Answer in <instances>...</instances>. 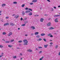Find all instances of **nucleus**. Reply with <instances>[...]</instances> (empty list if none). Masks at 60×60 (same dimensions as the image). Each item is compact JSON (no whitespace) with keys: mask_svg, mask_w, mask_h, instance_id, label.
Segmentation results:
<instances>
[{"mask_svg":"<svg viewBox=\"0 0 60 60\" xmlns=\"http://www.w3.org/2000/svg\"><path fill=\"white\" fill-rule=\"evenodd\" d=\"M23 41L25 43L24 44V45H27V43L28 42V41L24 39V40H23Z\"/></svg>","mask_w":60,"mask_h":60,"instance_id":"1","label":"nucleus"},{"mask_svg":"<svg viewBox=\"0 0 60 60\" xmlns=\"http://www.w3.org/2000/svg\"><path fill=\"white\" fill-rule=\"evenodd\" d=\"M51 23L50 22H49L48 23L47 26H50Z\"/></svg>","mask_w":60,"mask_h":60,"instance_id":"2","label":"nucleus"},{"mask_svg":"<svg viewBox=\"0 0 60 60\" xmlns=\"http://www.w3.org/2000/svg\"><path fill=\"white\" fill-rule=\"evenodd\" d=\"M9 23H6L4 24V26H5L6 25H9Z\"/></svg>","mask_w":60,"mask_h":60,"instance_id":"3","label":"nucleus"},{"mask_svg":"<svg viewBox=\"0 0 60 60\" xmlns=\"http://www.w3.org/2000/svg\"><path fill=\"white\" fill-rule=\"evenodd\" d=\"M43 21H44V19H43L42 18H41V20H40V21L41 22H42Z\"/></svg>","mask_w":60,"mask_h":60,"instance_id":"4","label":"nucleus"},{"mask_svg":"<svg viewBox=\"0 0 60 60\" xmlns=\"http://www.w3.org/2000/svg\"><path fill=\"white\" fill-rule=\"evenodd\" d=\"M58 19H57V18H56L55 19V22H58V21L57 20Z\"/></svg>","mask_w":60,"mask_h":60,"instance_id":"5","label":"nucleus"},{"mask_svg":"<svg viewBox=\"0 0 60 60\" xmlns=\"http://www.w3.org/2000/svg\"><path fill=\"white\" fill-rule=\"evenodd\" d=\"M54 28H53L52 27H50V28H49V29L50 30H52V29H54Z\"/></svg>","mask_w":60,"mask_h":60,"instance_id":"6","label":"nucleus"},{"mask_svg":"<svg viewBox=\"0 0 60 60\" xmlns=\"http://www.w3.org/2000/svg\"><path fill=\"white\" fill-rule=\"evenodd\" d=\"M12 34V32H10V33H9V34H8V36H10V35H11Z\"/></svg>","mask_w":60,"mask_h":60,"instance_id":"7","label":"nucleus"},{"mask_svg":"<svg viewBox=\"0 0 60 60\" xmlns=\"http://www.w3.org/2000/svg\"><path fill=\"white\" fill-rule=\"evenodd\" d=\"M28 51L30 52H32L33 51L32 50H31V49H29L28 50Z\"/></svg>","mask_w":60,"mask_h":60,"instance_id":"8","label":"nucleus"},{"mask_svg":"<svg viewBox=\"0 0 60 60\" xmlns=\"http://www.w3.org/2000/svg\"><path fill=\"white\" fill-rule=\"evenodd\" d=\"M45 34H41V35L42 36H44V35H45Z\"/></svg>","mask_w":60,"mask_h":60,"instance_id":"9","label":"nucleus"},{"mask_svg":"<svg viewBox=\"0 0 60 60\" xmlns=\"http://www.w3.org/2000/svg\"><path fill=\"white\" fill-rule=\"evenodd\" d=\"M31 29L33 30L35 29V27H34V26L31 27Z\"/></svg>","mask_w":60,"mask_h":60,"instance_id":"10","label":"nucleus"},{"mask_svg":"<svg viewBox=\"0 0 60 60\" xmlns=\"http://www.w3.org/2000/svg\"><path fill=\"white\" fill-rule=\"evenodd\" d=\"M19 16L18 15H16L15 16V18L16 19L18 17H19Z\"/></svg>","mask_w":60,"mask_h":60,"instance_id":"11","label":"nucleus"},{"mask_svg":"<svg viewBox=\"0 0 60 60\" xmlns=\"http://www.w3.org/2000/svg\"><path fill=\"white\" fill-rule=\"evenodd\" d=\"M37 0H34L32 1V2H37Z\"/></svg>","mask_w":60,"mask_h":60,"instance_id":"12","label":"nucleus"},{"mask_svg":"<svg viewBox=\"0 0 60 60\" xmlns=\"http://www.w3.org/2000/svg\"><path fill=\"white\" fill-rule=\"evenodd\" d=\"M30 12V11L28 10L27 11H26V12H25V13H29Z\"/></svg>","mask_w":60,"mask_h":60,"instance_id":"13","label":"nucleus"},{"mask_svg":"<svg viewBox=\"0 0 60 60\" xmlns=\"http://www.w3.org/2000/svg\"><path fill=\"white\" fill-rule=\"evenodd\" d=\"M39 33L38 32H35V33L34 34L35 35H38V34Z\"/></svg>","mask_w":60,"mask_h":60,"instance_id":"14","label":"nucleus"},{"mask_svg":"<svg viewBox=\"0 0 60 60\" xmlns=\"http://www.w3.org/2000/svg\"><path fill=\"white\" fill-rule=\"evenodd\" d=\"M48 45H44V46H45V48H46L47 47V46H48Z\"/></svg>","mask_w":60,"mask_h":60,"instance_id":"15","label":"nucleus"},{"mask_svg":"<svg viewBox=\"0 0 60 60\" xmlns=\"http://www.w3.org/2000/svg\"><path fill=\"white\" fill-rule=\"evenodd\" d=\"M10 25L11 26H14L15 25L14 24L12 23H11Z\"/></svg>","mask_w":60,"mask_h":60,"instance_id":"16","label":"nucleus"},{"mask_svg":"<svg viewBox=\"0 0 60 60\" xmlns=\"http://www.w3.org/2000/svg\"><path fill=\"white\" fill-rule=\"evenodd\" d=\"M13 46V45H8V47L10 48H11Z\"/></svg>","mask_w":60,"mask_h":60,"instance_id":"17","label":"nucleus"},{"mask_svg":"<svg viewBox=\"0 0 60 60\" xmlns=\"http://www.w3.org/2000/svg\"><path fill=\"white\" fill-rule=\"evenodd\" d=\"M6 5L5 4H3L2 5V7H4Z\"/></svg>","mask_w":60,"mask_h":60,"instance_id":"18","label":"nucleus"},{"mask_svg":"<svg viewBox=\"0 0 60 60\" xmlns=\"http://www.w3.org/2000/svg\"><path fill=\"white\" fill-rule=\"evenodd\" d=\"M22 14L23 15H25V13L24 12V11H23L22 12Z\"/></svg>","mask_w":60,"mask_h":60,"instance_id":"19","label":"nucleus"},{"mask_svg":"<svg viewBox=\"0 0 60 60\" xmlns=\"http://www.w3.org/2000/svg\"><path fill=\"white\" fill-rule=\"evenodd\" d=\"M32 15V13L31 12H30V13H29V15Z\"/></svg>","mask_w":60,"mask_h":60,"instance_id":"20","label":"nucleus"},{"mask_svg":"<svg viewBox=\"0 0 60 60\" xmlns=\"http://www.w3.org/2000/svg\"><path fill=\"white\" fill-rule=\"evenodd\" d=\"M55 48L56 49L58 48V45H55Z\"/></svg>","mask_w":60,"mask_h":60,"instance_id":"21","label":"nucleus"},{"mask_svg":"<svg viewBox=\"0 0 60 60\" xmlns=\"http://www.w3.org/2000/svg\"><path fill=\"white\" fill-rule=\"evenodd\" d=\"M17 4V2H13V4Z\"/></svg>","mask_w":60,"mask_h":60,"instance_id":"22","label":"nucleus"},{"mask_svg":"<svg viewBox=\"0 0 60 60\" xmlns=\"http://www.w3.org/2000/svg\"><path fill=\"white\" fill-rule=\"evenodd\" d=\"M43 58H44V57H42L41 58H40V59L39 60H42Z\"/></svg>","mask_w":60,"mask_h":60,"instance_id":"23","label":"nucleus"},{"mask_svg":"<svg viewBox=\"0 0 60 60\" xmlns=\"http://www.w3.org/2000/svg\"><path fill=\"white\" fill-rule=\"evenodd\" d=\"M41 40H42V39H41V38H39L38 39V41H41Z\"/></svg>","mask_w":60,"mask_h":60,"instance_id":"24","label":"nucleus"},{"mask_svg":"<svg viewBox=\"0 0 60 60\" xmlns=\"http://www.w3.org/2000/svg\"><path fill=\"white\" fill-rule=\"evenodd\" d=\"M3 47V46L2 45H0V48H2Z\"/></svg>","mask_w":60,"mask_h":60,"instance_id":"25","label":"nucleus"},{"mask_svg":"<svg viewBox=\"0 0 60 60\" xmlns=\"http://www.w3.org/2000/svg\"><path fill=\"white\" fill-rule=\"evenodd\" d=\"M51 35V34H49L47 35L48 36H49Z\"/></svg>","mask_w":60,"mask_h":60,"instance_id":"26","label":"nucleus"},{"mask_svg":"<svg viewBox=\"0 0 60 60\" xmlns=\"http://www.w3.org/2000/svg\"><path fill=\"white\" fill-rule=\"evenodd\" d=\"M43 40L45 41L46 42V39L45 38H43Z\"/></svg>","mask_w":60,"mask_h":60,"instance_id":"27","label":"nucleus"},{"mask_svg":"<svg viewBox=\"0 0 60 60\" xmlns=\"http://www.w3.org/2000/svg\"><path fill=\"white\" fill-rule=\"evenodd\" d=\"M9 18V17H6V19H8Z\"/></svg>","mask_w":60,"mask_h":60,"instance_id":"28","label":"nucleus"},{"mask_svg":"<svg viewBox=\"0 0 60 60\" xmlns=\"http://www.w3.org/2000/svg\"><path fill=\"white\" fill-rule=\"evenodd\" d=\"M6 34L5 32H3V35H5Z\"/></svg>","mask_w":60,"mask_h":60,"instance_id":"29","label":"nucleus"},{"mask_svg":"<svg viewBox=\"0 0 60 60\" xmlns=\"http://www.w3.org/2000/svg\"><path fill=\"white\" fill-rule=\"evenodd\" d=\"M58 16H60V15H55L54 17H57Z\"/></svg>","mask_w":60,"mask_h":60,"instance_id":"30","label":"nucleus"},{"mask_svg":"<svg viewBox=\"0 0 60 60\" xmlns=\"http://www.w3.org/2000/svg\"><path fill=\"white\" fill-rule=\"evenodd\" d=\"M13 58L14 59H15L16 58V56H14L13 57Z\"/></svg>","mask_w":60,"mask_h":60,"instance_id":"31","label":"nucleus"},{"mask_svg":"<svg viewBox=\"0 0 60 60\" xmlns=\"http://www.w3.org/2000/svg\"><path fill=\"white\" fill-rule=\"evenodd\" d=\"M25 6V4H23L22 5V7H23Z\"/></svg>","mask_w":60,"mask_h":60,"instance_id":"32","label":"nucleus"},{"mask_svg":"<svg viewBox=\"0 0 60 60\" xmlns=\"http://www.w3.org/2000/svg\"><path fill=\"white\" fill-rule=\"evenodd\" d=\"M42 52V51H40L39 52V53H41Z\"/></svg>","mask_w":60,"mask_h":60,"instance_id":"33","label":"nucleus"},{"mask_svg":"<svg viewBox=\"0 0 60 60\" xmlns=\"http://www.w3.org/2000/svg\"><path fill=\"white\" fill-rule=\"evenodd\" d=\"M40 37V36L39 35H38L37 36V38H39Z\"/></svg>","mask_w":60,"mask_h":60,"instance_id":"34","label":"nucleus"},{"mask_svg":"<svg viewBox=\"0 0 60 60\" xmlns=\"http://www.w3.org/2000/svg\"><path fill=\"white\" fill-rule=\"evenodd\" d=\"M18 42L19 43H21L22 42V41H19Z\"/></svg>","mask_w":60,"mask_h":60,"instance_id":"35","label":"nucleus"},{"mask_svg":"<svg viewBox=\"0 0 60 60\" xmlns=\"http://www.w3.org/2000/svg\"><path fill=\"white\" fill-rule=\"evenodd\" d=\"M49 36H50V37H53V36L51 35H50Z\"/></svg>","mask_w":60,"mask_h":60,"instance_id":"36","label":"nucleus"},{"mask_svg":"<svg viewBox=\"0 0 60 60\" xmlns=\"http://www.w3.org/2000/svg\"><path fill=\"white\" fill-rule=\"evenodd\" d=\"M22 26H25V24H22Z\"/></svg>","mask_w":60,"mask_h":60,"instance_id":"37","label":"nucleus"},{"mask_svg":"<svg viewBox=\"0 0 60 60\" xmlns=\"http://www.w3.org/2000/svg\"><path fill=\"white\" fill-rule=\"evenodd\" d=\"M30 4L31 5L33 4V3H30Z\"/></svg>","mask_w":60,"mask_h":60,"instance_id":"38","label":"nucleus"},{"mask_svg":"<svg viewBox=\"0 0 60 60\" xmlns=\"http://www.w3.org/2000/svg\"><path fill=\"white\" fill-rule=\"evenodd\" d=\"M42 47H38V48H42Z\"/></svg>","mask_w":60,"mask_h":60,"instance_id":"39","label":"nucleus"},{"mask_svg":"<svg viewBox=\"0 0 60 60\" xmlns=\"http://www.w3.org/2000/svg\"><path fill=\"white\" fill-rule=\"evenodd\" d=\"M51 10L52 11H54V9H53V8H51Z\"/></svg>","mask_w":60,"mask_h":60,"instance_id":"40","label":"nucleus"},{"mask_svg":"<svg viewBox=\"0 0 60 60\" xmlns=\"http://www.w3.org/2000/svg\"><path fill=\"white\" fill-rule=\"evenodd\" d=\"M28 9L27 8H25V10H27Z\"/></svg>","mask_w":60,"mask_h":60,"instance_id":"41","label":"nucleus"},{"mask_svg":"<svg viewBox=\"0 0 60 60\" xmlns=\"http://www.w3.org/2000/svg\"><path fill=\"white\" fill-rule=\"evenodd\" d=\"M14 40H11V42H12V41H14Z\"/></svg>","mask_w":60,"mask_h":60,"instance_id":"42","label":"nucleus"},{"mask_svg":"<svg viewBox=\"0 0 60 60\" xmlns=\"http://www.w3.org/2000/svg\"><path fill=\"white\" fill-rule=\"evenodd\" d=\"M1 11H0V15H1Z\"/></svg>","mask_w":60,"mask_h":60,"instance_id":"43","label":"nucleus"},{"mask_svg":"<svg viewBox=\"0 0 60 60\" xmlns=\"http://www.w3.org/2000/svg\"><path fill=\"white\" fill-rule=\"evenodd\" d=\"M53 44L52 42H51L50 43V45H52Z\"/></svg>","mask_w":60,"mask_h":60,"instance_id":"44","label":"nucleus"},{"mask_svg":"<svg viewBox=\"0 0 60 60\" xmlns=\"http://www.w3.org/2000/svg\"><path fill=\"white\" fill-rule=\"evenodd\" d=\"M29 9V10L31 11H32V10L30 8Z\"/></svg>","mask_w":60,"mask_h":60,"instance_id":"45","label":"nucleus"},{"mask_svg":"<svg viewBox=\"0 0 60 60\" xmlns=\"http://www.w3.org/2000/svg\"><path fill=\"white\" fill-rule=\"evenodd\" d=\"M23 20V19L22 18H21V19H20V20H21V21L22 20Z\"/></svg>","mask_w":60,"mask_h":60,"instance_id":"46","label":"nucleus"},{"mask_svg":"<svg viewBox=\"0 0 60 60\" xmlns=\"http://www.w3.org/2000/svg\"><path fill=\"white\" fill-rule=\"evenodd\" d=\"M9 42V41H6V43H8Z\"/></svg>","mask_w":60,"mask_h":60,"instance_id":"47","label":"nucleus"},{"mask_svg":"<svg viewBox=\"0 0 60 60\" xmlns=\"http://www.w3.org/2000/svg\"><path fill=\"white\" fill-rule=\"evenodd\" d=\"M53 8H54V9H56V7H53Z\"/></svg>","mask_w":60,"mask_h":60,"instance_id":"48","label":"nucleus"},{"mask_svg":"<svg viewBox=\"0 0 60 60\" xmlns=\"http://www.w3.org/2000/svg\"><path fill=\"white\" fill-rule=\"evenodd\" d=\"M27 36H28L27 34H26V35H25V36H26V37Z\"/></svg>","mask_w":60,"mask_h":60,"instance_id":"49","label":"nucleus"},{"mask_svg":"<svg viewBox=\"0 0 60 60\" xmlns=\"http://www.w3.org/2000/svg\"><path fill=\"white\" fill-rule=\"evenodd\" d=\"M49 2H50V0H47Z\"/></svg>","mask_w":60,"mask_h":60,"instance_id":"50","label":"nucleus"},{"mask_svg":"<svg viewBox=\"0 0 60 60\" xmlns=\"http://www.w3.org/2000/svg\"><path fill=\"white\" fill-rule=\"evenodd\" d=\"M2 40L3 41H5L4 39H3Z\"/></svg>","mask_w":60,"mask_h":60,"instance_id":"51","label":"nucleus"},{"mask_svg":"<svg viewBox=\"0 0 60 60\" xmlns=\"http://www.w3.org/2000/svg\"><path fill=\"white\" fill-rule=\"evenodd\" d=\"M20 56H22V54L21 53H20Z\"/></svg>","mask_w":60,"mask_h":60,"instance_id":"52","label":"nucleus"},{"mask_svg":"<svg viewBox=\"0 0 60 60\" xmlns=\"http://www.w3.org/2000/svg\"><path fill=\"white\" fill-rule=\"evenodd\" d=\"M35 16L36 17L37 16H38V15H35Z\"/></svg>","mask_w":60,"mask_h":60,"instance_id":"53","label":"nucleus"},{"mask_svg":"<svg viewBox=\"0 0 60 60\" xmlns=\"http://www.w3.org/2000/svg\"><path fill=\"white\" fill-rule=\"evenodd\" d=\"M59 56H60V52L59 53Z\"/></svg>","mask_w":60,"mask_h":60,"instance_id":"54","label":"nucleus"},{"mask_svg":"<svg viewBox=\"0 0 60 60\" xmlns=\"http://www.w3.org/2000/svg\"><path fill=\"white\" fill-rule=\"evenodd\" d=\"M27 19V18H25L24 19V20H26Z\"/></svg>","mask_w":60,"mask_h":60,"instance_id":"55","label":"nucleus"},{"mask_svg":"<svg viewBox=\"0 0 60 60\" xmlns=\"http://www.w3.org/2000/svg\"><path fill=\"white\" fill-rule=\"evenodd\" d=\"M20 59H21V60H22V58H20Z\"/></svg>","mask_w":60,"mask_h":60,"instance_id":"56","label":"nucleus"},{"mask_svg":"<svg viewBox=\"0 0 60 60\" xmlns=\"http://www.w3.org/2000/svg\"><path fill=\"white\" fill-rule=\"evenodd\" d=\"M14 15H15L14 14L12 15V16H14Z\"/></svg>","mask_w":60,"mask_h":60,"instance_id":"57","label":"nucleus"},{"mask_svg":"<svg viewBox=\"0 0 60 60\" xmlns=\"http://www.w3.org/2000/svg\"><path fill=\"white\" fill-rule=\"evenodd\" d=\"M1 54H2V55L4 54V53H2Z\"/></svg>","mask_w":60,"mask_h":60,"instance_id":"58","label":"nucleus"},{"mask_svg":"<svg viewBox=\"0 0 60 60\" xmlns=\"http://www.w3.org/2000/svg\"><path fill=\"white\" fill-rule=\"evenodd\" d=\"M58 8H60V5L59 6H58Z\"/></svg>","mask_w":60,"mask_h":60,"instance_id":"59","label":"nucleus"},{"mask_svg":"<svg viewBox=\"0 0 60 60\" xmlns=\"http://www.w3.org/2000/svg\"><path fill=\"white\" fill-rule=\"evenodd\" d=\"M18 30H20V28H18Z\"/></svg>","mask_w":60,"mask_h":60,"instance_id":"60","label":"nucleus"},{"mask_svg":"<svg viewBox=\"0 0 60 60\" xmlns=\"http://www.w3.org/2000/svg\"><path fill=\"white\" fill-rule=\"evenodd\" d=\"M26 23H28V21H26Z\"/></svg>","mask_w":60,"mask_h":60,"instance_id":"61","label":"nucleus"},{"mask_svg":"<svg viewBox=\"0 0 60 60\" xmlns=\"http://www.w3.org/2000/svg\"><path fill=\"white\" fill-rule=\"evenodd\" d=\"M0 56V57H1V56Z\"/></svg>","mask_w":60,"mask_h":60,"instance_id":"62","label":"nucleus"},{"mask_svg":"<svg viewBox=\"0 0 60 60\" xmlns=\"http://www.w3.org/2000/svg\"><path fill=\"white\" fill-rule=\"evenodd\" d=\"M50 41H52V40H50Z\"/></svg>","mask_w":60,"mask_h":60,"instance_id":"63","label":"nucleus"},{"mask_svg":"<svg viewBox=\"0 0 60 60\" xmlns=\"http://www.w3.org/2000/svg\"><path fill=\"white\" fill-rule=\"evenodd\" d=\"M45 15V16H47V15Z\"/></svg>","mask_w":60,"mask_h":60,"instance_id":"64","label":"nucleus"}]
</instances>
